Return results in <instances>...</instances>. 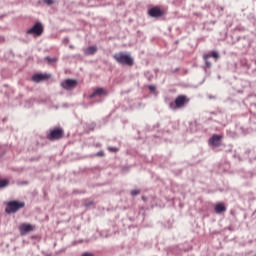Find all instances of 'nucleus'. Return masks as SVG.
<instances>
[{
  "label": "nucleus",
  "instance_id": "f257e3e1",
  "mask_svg": "<svg viewBox=\"0 0 256 256\" xmlns=\"http://www.w3.org/2000/svg\"><path fill=\"white\" fill-rule=\"evenodd\" d=\"M25 207V202L19 201H9L6 203L5 212L11 215V213H17L19 209H23Z\"/></svg>",
  "mask_w": 256,
  "mask_h": 256
},
{
  "label": "nucleus",
  "instance_id": "f03ea898",
  "mask_svg": "<svg viewBox=\"0 0 256 256\" xmlns=\"http://www.w3.org/2000/svg\"><path fill=\"white\" fill-rule=\"evenodd\" d=\"M114 59L117 63H120V65H133V58L129 54L120 52L114 55Z\"/></svg>",
  "mask_w": 256,
  "mask_h": 256
},
{
  "label": "nucleus",
  "instance_id": "7ed1b4c3",
  "mask_svg": "<svg viewBox=\"0 0 256 256\" xmlns=\"http://www.w3.org/2000/svg\"><path fill=\"white\" fill-rule=\"evenodd\" d=\"M28 35H33L34 37H39L43 34V24L36 23L32 28L27 31Z\"/></svg>",
  "mask_w": 256,
  "mask_h": 256
},
{
  "label": "nucleus",
  "instance_id": "20e7f679",
  "mask_svg": "<svg viewBox=\"0 0 256 256\" xmlns=\"http://www.w3.org/2000/svg\"><path fill=\"white\" fill-rule=\"evenodd\" d=\"M185 101H187V97L178 96L174 102L170 103V109L175 111L176 109H181L185 105Z\"/></svg>",
  "mask_w": 256,
  "mask_h": 256
},
{
  "label": "nucleus",
  "instance_id": "39448f33",
  "mask_svg": "<svg viewBox=\"0 0 256 256\" xmlns=\"http://www.w3.org/2000/svg\"><path fill=\"white\" fill-rule=\"evenodd\" d=\"M61 87L67 91H71V89H75L77 87V80L67 79L61 83Z\"/></svg>",
  "mask_w": 256,
  "mask_h": 256
},
{
  "label": "nucleus",
  "instance_id": "423d86ee",
  "mask_svg": "<svg viewBox=\"0 0 256 256\" xmlns=\"http://www.w3.org/2000/svg\"><path fill=\"white\" fill-rule=\"evenodd\" d=\"M35 225H31L29 223H23L19 226V231L21 235H27V233H31L34 231Z\"/></svg>",
  "mask_w": 256,
  "mask_h": 256
},
{
  "label": "nucleus",
  "instance_id": "0eeeda50",
  "mask_svg": "<svg viewBox=\"0 0 256 256\" xmlns=\"http://www.w3.org/2000/svg\"><path fill=\"white\" fill-rule=\"evenodd\" d=\"M61 137H63V130L61 129H54L50 132V135H49V139L51 141L55 139H61Z\"/></svg>",
  "mask_w": 256,
  "mask_h": 256
},
{
  "label": "nucleus",
  "instance_id": "6e6552de",
  "mask_svg": "<svg viewBox=\"0 0 256 256\" xmlns=\"http://www.w3.org/2000/svg\"><path fill=\"white\" fill-rule=\"evenodd\" d=\"M210 145L212 147H219L221 145V136L220 135H213L209 140Z\"/></svg>",
  "mask_w": 256,
  "mask_h": 256
},
{
  "label": "nucleus",
  "instance_id": "1a4fd4ad",
  "mask_svg": "<svg viewBox=\"0 0 256 256\" xmlns=\"http://www.w3.org/2000/svg\"><path fill=\"white\" fill-rule=\"evenodd\" d=\"M149 15L150 17H162L163 16V11L161 9L154 7L149 10Z\"/></svg>",
  "mask_w": 256,
  "mask_h": 256
},
{
  "label": "nucleus",
  "instance_id": "9d476101",
  "mask_svg": "<svg viewBox=\"0 0 256 256\" xmlns=\"http://www.w3.org/2000/svg\"><path fill=\"white\" fill-rule=\"evenodd\" d=\"M49 75L47 74H35L32 77V81H34L35 83H41V81H45V79H48Z\"/></svg>",
  "mask_w": 256,
  "mask_h": 256
},
{
  "label": "nucleus",
  "instance_id": "9b49d317",
  "mask_svg": "<svg viewBox=\"0 0 256 256\" xmlns=\"http://www.w3.org/2000/svg\"><path fill=\"white\" fill-rule=\"evenodd\" d=\"M107 95V91L103 88H98L96 89L91 95H90V98H93V97H103Z\"/></svg>",
  "mask_w": 256,
  "mask_h": 256
},
{
  "label": "nucleus",
  "instance_id": "f8f14e48",
  "mask_svg": "<svg viewBox=\"0 0 256 256\" xmlns=\"http://www.w3.org/2000/svg\"><path fill=\"white\" fill-rule=\"evenodd\" d=\"M84 53L86 55H95L97 53V47L96 46H89L84 49Z\"/></svg>",
  "mask_w": 256,
  "mask_h": 256
},
{
  "label": "nucleus",
  "instance_id": "ddd939ff",
  "mask_svg": "<svg viewBox=\"0 0 256 256\" xmlns=\"http://www.w3.org/2000/svg\"><path fill=\"white\" fill-rule=\"evenodd\" d=\"M215 211H216V213H224V211H227V208H225V205H223V204H217L216 206H215Z\"/></svg>",
  "mask_w": 256,
  "mask_h": 256
},
{
  "label": "nucleus",
  "instance_id": "4468645a",
  "mask_svg": "<svg viewBox=\"0 0 256 256\" xmlns=\"http://www.w3.org/2000/svg\"><path fill=\"white\" fill-rule=\"evenodd\" d=\"M9 187V179H0V189H5Z\"/></svg>",
  "mask_w": 256,
  "mask_h": 256
},
{
  "label": "nucleus",
  "instance_id": "2eb2a0df",
  "mask_svg": "<svg viewBox=\"0 0 256 256\" xmlns=\"http://www.w3.org/2000/svg\"><path fill=\"white\" fill-rule=\"evenodd\" d=\"M209 57H213L214 59H219V54L217 52H212L210 54L204 55V59H209Z\"/></svg>",
  "mask_w": 256,
  "mask_h": 256
},
{
  "label": "nucleus",
  "instance_id": "dca6fc26",
  "mask_svg": "<svg viewBox=\"0 0 256 256\" xmlns=\"http://www.w3.org/2000/svg\"><path fill=\"white\" fill-rule=\"evenodd\" d=\"M140 193H141V191H139V190H132L131 191L132 197H135V196L139 195Z\"/></svg>",
  "mask_w": 256,
  "mask_h": 256
},
{
  "label": "nucleus",
  "instance_id": "f3484780",
  "mask_svg": "<svg viewBox=\"0 0 256 256\" xmlns=\"http://www.w3.org/2000/svg\"><path fill=\"white\" fill-rule=\"evenodd\" d=\"M46 60L49 61V63H55V61H57V58L47 57Z\"/></svg>",
  "mask_w": 256,
  "mask_h": 256
},
{
  "label": "nucleus",
  "instance_id": "a211bd4d",
  "mask_svg": "<svg viewBox=\"0 0 256 256\" xmlns=\"http://www.w3.org/2000/svg\"><path fill=\"white\" fill-rule=\"evenodd\" d=\"M45 3H47V5H52L53 0H45Z\"/></svg>",
  "mask_w": 256,
  "mask_h": 256
},
{
  "label": "nucleus",
  "instance_id": "6ab92c4d",
  "mask_svg": "<svg viewBox=\"0 0 256 256\" xmlns=\"http://www.w3.org/2000/svg\"><path fill=\"white\" fill-rule=\"evenodd\" d=\"M150 91H155V86H149Z\"/></svg>",
  "mask_w": 256,
  "mask_h": 256
},
{
  "label": "nucleus",
  "instance_id": "aec40b11",
  "mask_svg": "<svg viewBox=\"0 0 256 256\" xmlns=\"http://www.w3.org/2000/svg\"><path fill=\"white\" fill-rule=\"evenodd\" d=\"M206 65H207V67H211V62L206 61Z\"/></svg>",
  "mask_w": 256,
  "mask_h": 256
},
{
  "label": "nucleus",
  "instance_id": "412c9836",
  "mask_svg": "<svg viewBox=\"0 0 256 256\" xmlns=\"http://www.w3.org/2000/svg\"><path fill=\"white\" fill-rule=\"evenodd\" d=\"M109 150H110V151H115V149H113V148H109Z\"/></svg>",
  "mask_w": 256,
  "mask_h": 256
},
{
  "label": "nucleus",
  "instance_id": "4be33fe9",
  "mask_svg": "<svg viewBox=\"0 0 256 256\" xmlns=\"http://www.w3.org/2000/svg\"><path fill=\"white\" fill-rule=\"evenodd\" d=\"M256 256V255H255Z\"/></svg>",
  "mask_w": 256,
  "mask_h": 256
}]
</instances>
